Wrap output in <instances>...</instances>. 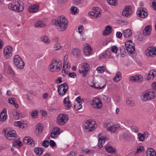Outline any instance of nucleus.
<instances>
[{"instance_id": "nucleus-1", "label": "nucleus", "mask_w": 156, "mask_h": 156, "mask_svg": "<svg viewBox=\"0 0 156 156\" xmlns=\"http://www.w3.org/2000/svg\"><path fill=\"white\" fill-rule=\"evenodd\" d=\"M55 24L59 31H63L68 27V21L66 17L63 16H60L55 20Z\"/></svg>"}, {"instance_id": "nucleus-2", "label": "nucleus", "mask_w": 156, "mask_h": 156, "mask_svg": "<svg viewBox=\"0 0 156 156\" xmlns=\"http://www.w3.org/2000/svg\"><path fill=\"white\" fill-rule=\"evenodd\" d=\"M62 67V61L59 59H54L52 60L49 66V69L51 72L60 71Z\"/></svg>"}, {"instance_id": "nucleus-3", "label": "nucleus", "mask_w": 156, "mask_h": 156, "mask_svg": "<svg viewBox=\"0 0 156 156\" xmlns=\"http://www.w3.org/2000/svg\"><path fill=\"white\" fill-rule=\"evenodd\" d=\"M8 7L9 9L12 10L19 12L23 10L24 5L21 1H14L8 4Z\"/></svg>"}, {"instance_id": "nucleus-4", "label": "nucleus", "mask_w": 156, "mask_h": 156, "mask_svg": "<svg viewBox=\"0 0 156 156\" xmlns=\"http://www.w3.org/2000/svg\"><path fill=\"white\" fill-rule=\"evenodd\" d=\"M155 93L153 91L147 90L145 91L141 94L140 98L144 101H147L155 98Z\"/></svg>"}, {"instance_id": "nucleus-5", "label": "nucleus", "mask_w": 156, "mask_h": 156, "mask_svg": "<svg viewBox=\"0 0 156 156\" xmlns=\"http://www.w3.org/2000/svg\"><path fill=\"white\" fill-rule=\"evenodd\" d=\"M83 126L85 130L87 132L94 131L97 127L95 121L91 119L87 120L84 123Z\"/></svg>"}, {"instance_id": "nucleus-6", "label": "nucleus", "mask_w": 156, "mask_h": 156, "mask_svg": "<svg viewBox=\"0 0 156 156\" xmlns=\"http://www.w3.org/2000/svg\"><path fill=\"white\" fill-rule=\"evenodd\" d=\"M14 63L15 66L20 69H23L25 66V63L18 55H16L14 56Z\"/></svg>"}, {"instance_id": "nucleus-7", "label": "nucleus", "mask_w": 156, "mask_h": 156, "mask_svg": "<svg viewBox=\"0 0 156 156\" xmlns=\"http://www.w3.org/2000/svg\"><path fill=\"white\" fill-rule=\"evenodd\" d=\"M104 127L108 131L110 132L111 133H116V130L119 128V126L118 124L114 125L112 122L106 123Z\"/></svg>"}, {"instance_id": "nucleus-8", "label": "nucleus", "mask_w": 156, "mask_h": 156, "mask_svg": "<svg viewBox=\"0 0 156 156\" xmlns=\"http://www.w3.org/2000/svg\"><path fill=\"white\" fill-rule=\"evenodd\" d=\"M3 131L4 135L7 140H13L17 136L16 131L14 130H9L7 129H5Z\"/></svg>"}, {"instance_id": "nucleus-9", "label": "nucleus", "mask_w": 156, "mask_h": 156, "mask_svg": "<svg viewBox=\"0 0 156 156\" xmlns=\"http://www.w3.org/2000/svg\"><path fill=\"white\" fill-rule=\"evenodd\" d=\"M68 119V117L67 115L61 114L57 117V123L59 125H63L67 122Z\"/></svg>"}, {"instance_id": "nucleus-10", "label": "nucleus", "mask_w": 156, "mask_h": 156, "mask_svg": "<svg viewBox=\"0 0 156 156\" xmlns=\"http://www.w3.org/2000/svg\"><path fill=\"white\" fill-rule=\"evenodd\" d=\"M92 107L95 108L101 109L102 108L103 103L101 99L98 98H94L91 102Z\"/></svg>"}, {"instance_id": "nucleus-11", "label": "nucleus", "mask_w": 156, "mask_h": 156, "mask_svg": "<svg viewBox=\"0 0 156 156\" xmlns=\"http://www.w3.org/2000/svg\"><path fill=\"white\" fill-rule=\"evenodd\" d=\"M68 89L69 86L68 84L65 83L59 86L58 89V92L60 95L63 96L65 94Z\"/></svg>"}, {"instance_id": "nucleus-12", "label": "nucleus", "mask_w": 156, "mask_h": 156, "mask_svg": "<svg viewBox=\"0 0 156 156\" xmlns=\"http://www.w3.org/2000/svg\"><path fill=\"white\" fill-rule=\"evenodd\" d=\"M3 52L4 58L7 59H9L12 56L13 48L11 46H7L4 48Z\"/></svg>"}, {"instance_id": "nucleus-13", "label": "nucleus", "mask_w": 156, "mask_h": 156, "mask_svg": "<svg viewBox=\"0 0 156 156\" xmlns=\"http://www.w3.org/2000/svg\"><path fill=\"white\" fill-rule=\"evenodd\" d=\"M126 50L130 53L133 54L134 53L135 49L134 44L131 40H129L126 42L125 44Z\"/></svg>"}, {"instance_id": "nucleus-14", "label": "nucleus", "mask_w": 156, "mask_h": 156, "mask_svg": "<svg viewBox=\"0 0 156 156\" xmlns=\"http://www.w3.org/2000/svg\"><path fill=\"white\" fill-rule=\"evenodd\" d=\"M147 9L143 7L139 8L137 10V13L138 16L143 18L147 17L148 15Z\"/></svg>"}, {"instance_id": "nucleus-15", "label": "nucleus", "mask_w": 156, "mask_h": 156, "mask_svg": "<svg viewBox=\"0 0 156 156\" xmlns=\"http://www.w3.org/2000/svg\"><path fill=\"white\" fill-rule=\"evenodd\" d=\"M89 69V64L86 62H84L82 66V70L79 69L78 71L80 73L83 74V77H85Z\"/></svg>"}, {"instance_id": "nucleus-16", "label": "nucleus", "mask_w": 156, "mask_h": 156, "mask_svg": "<svg viewBox=\"0 0 156 156\" xmlns=\"http://www.w3.org/2000/svg\"><path fill=\"white\" fill-rule=\"evenodd\" d=\"M146 54L147 56L153 57L156 55V48L154 47H148L146 51Z\"/></svg>"}, {"instance_id": "nucleus-17", "label": "nucleus", "mask_w": 156, "mask_h": 156, "mask_svg": "<svg viewBox=\"0 0 156 156\" xmlns=\"http://www.w3.org/2000/svg\"><path fill=\"white\" fill-rule=\"evenodd\" d=\"M100 10V9L98 7H95L94 8L93 11L89 13V14L92 16L93 18H96L97 17H100L101 15Z\"/></svg>"}, {"instance_id": "nucleus-18", "label": "nucleus", "mask_w": 156, "mask_h": 156, "mask_svg": "<svg viewBox=\"0 0 156 156\" xmlns=\"http://www.w3.org/2000/svg\"><path fill=\"white\" fill-rule=\"evenodd\" d=\"M133 12L131 7L130 6H126L123 10L122 14L124 16L127 17L131 15Z\"/></svg>"}, {"instance_id": "nucleus-19", "label": "nucleus", "mask_w": 156, "mask_h": 156, "mask_svg": "<svg viewBox=\"0 0 156 156\" xmlns=\"http://www.w3.org/2000/svg\"><path fill=\"white\" fill-rule=\"evenodd\" d=\"M60 130V129L58 127H54L51 134V137L53 138H56L61 133Z\"/></svg>"}, {"instance_id": "nucleus-20", "label": "nucleus", "mask_w": 156, "mask_h": 156, "mask_svg": "<svg viewBox=\"0 0 156 156\" xmlns=\"http://www.w3.org/2000/svg\"><path fill=\"white\" fill-rule=\"evenodd\" d=\"M23 142L24 144H29L32 147L34 146V141L29 136L25 137L23 140Z\"/></svg>"}, {"instance_id": "nucleus-21", "label": "nucleus", "mask_w": 156, "mask_h": 156, "mask_svg": "<svg viewBox=\"0 0 156 156\" xmlns=\"http://www.w3.org/2000/svg\"><path fill=\"white\" fill-rule=\"evenodd\" d=\"M156 76V71L154 70H150L148 74V76L146 77V79L148 80L153 79Z\"/></svg>"}, {"instance_id": "nucleus-22", "label": "nucleus", "mask_w": 156, "mask_h": 156, "mask_svg": "<svg viewBox=\"0 0 156 156\" xmlns=\"http://www.w3.org/2000/svg\"><path fill=\"white\" fill-rule=\"evenodd\" d=\"M92 50L90 46L88 44H87L86 46L84 47L83 52L87 55H89L91 54Z\"/></svg>"}, {"instance_id": "nucleus-23", "label": "nucleus", "mask_w": 156, "mask_h": 156, "mask_svg": "<svg viewBox=\"0 0 156 156\" xmlns=\"http://www.w3.org/2000/svg\"><path fill=\"white\" fill-rule=\"evenodd\" d=\"M101 135H99V139H98V147L100 148H101L103 147V144H104L105 140V138L104 136H100Z\"/></svg>"}, {"instance_id": "nucleus-24", "label": "nucleus", "mask_w": 156, "mask_h": 156, "mask_svg": "<svg viewBox=\"0 0 156 156\" xmlns=\"http://www.w3.org/2000/svg\"><path fill=\"white\" fill-rule=\"evenodd\" d=\"M88 83L89 85H90V86L91 87H92L93 88H95L98 89H102L105 86V85H104L102 87H97L95 85L96 83H94L93 82V79H89V80H88Z\"/></svg>"}, {"instance_id": "nucleus-25", "label": "nucleus", "mask_w": 156, "mask_h": 156, "mask_svg": "<svg viewBox=\"0 0 156 156\" xmlns=\"http://www.w3.org/2000/svg\"><path fill=\"white\" fill-rule=\"evenodd\" d=\"M123 36L126 38H128L132 35V32L130 29H127L122 31Z\"/></svg>"}, {"instance_id": "nucleus-26", "label": "nucleus", "mask_w": 156, "mask_h": 156, "mask_svg": "<svg viewBox=\"0 0 156 156\" xmlns=\"http://www.w3.org/2000/svg\"><path fill=\"white\" fill-rule=\"evenodd\" d=\"M34 26L36 27H46V24L44 23L41 20L36 21L34 24Z\"/></svg>"}, {"instance_id": "nucleus-27", "label": "nucleus", "mask_w": 156, "mask_h": 156, "mask_svg": "<svg viewBox=\"0 0 156 156\" xmlns=\"http://www.w3.org/2000/svg\"><path fill=\"white\" fill-rule=\"evenodd\" d=\"M7 117V112L6 109L3 110L0 115V121H4L6 120Z\"/></svg>"}, {"instance_id": "nucleus-28", "label": "nucleus", "mask_w": 156, "mask_h": 156, "mask_svg": "<svg viewBox=\"0 0 156 156\" xmlns=\"http://www.w3.org/2000/svg\"><path fill=\"white\" fill-rule=\"evenodd\" d=\"M40 40L46 44H48L50 42V40L49 37L47 36L43 35L40 38Z\"/></svg>"}, {"instance_id": "nucleus-29", "label": "nucleus", "mask_w": 156, "mask_h": 156, "mask_svg": "<svg viewBox=\"0 0 156 156\" xmlns=\"http://www.w3.org/2000/svg\"><path fill=\"white\" fill-rule=\"evenodd\" d=\"M63 102L65 106L67 108H69L72 106L71 102L69 101V97L64 98Z\"/></svg>"}, {"instance_id": "nucleus-30", "label": "nucleus", "mask_w": 156, "mask_h": 156, "mask_svg": "<svg viewBox=\"0 0 156 156\" xmlns=\"http://www.w3.org/2000/svg\"><path fill=\"white\" fill-rule=\"evenodd\" d=\"M39 8L38 5H31L29 8V11L30 12H37Z\"/></svg>"}, {"instance_id": "nucleus-31", "label": "nucleus", "mask_w": 156, "mask_h": 156, "mask_svg": "<svg viewBox=\"0 0 156 156\" xmlns=\"http://www.w3.org/2000/svg\"><path fill=\"white\" fill-rule=\"evenodd\" d=\"M112 28L110 26H107L105 28V30L103 32V35L105 36L110 34L112 31Z\"/></svg>"}, {"instance_id": "nucleus-32", "label": "nucleus", "mask_w": 156, "mask_h": 156, "mask_svg": "<svg viewBox=\"0 0 156 156\" xmlns=\"http://www.w3.org/2000/svg\"><path fill=\"white\" fill-rule=\"evenodd\" d=\"M147 156H156L155 151L152 148H148L146 151Z\"/></svg>"}, {"instance_id": "nucleus-33", "label": "nucleus", "mask_w": 156, "mask_h": 156, "mask_svg": "<svg viewBox=\"0 0 156 156\" xmlns=\"http://www.w3.org/2000/svg\"><path fill=\"white\" fill-rule=\"evenodd\" d=\"M151 25L146 26L143 30V34L145 35H147L151 34Z\"/></svg>"}, {"instance_id": "nucleus-34", "label": "nucleus", "mask_w": 156, "mask_h": 156, "mask_svg": "<svg viewBox=\"0 0 156 156\" xmlns=\"http://www.w3.org/2000/svg\"><path fill=\"white\" fill-rule=\"evenodd\" d=\"M121 77L122 75L121 73L119 71L117 72L113 78V80L115 82H118L121 80Z\"/></svg>"}, {"instance_id": "nucleus-35", "label": "nucleus", "mask_w": 156, "mask_h": 156, "mask_svg": "<svg viewBox=\"0 0 156 156\" xmlns=\"http://www.w3.org/2000/svg\"><path fill=\"white\" fill-rule=\"evenodd\" d=\"M72 52L73 55L75 57L79 56L81 54L80 51L78 48L73 49L72 50Z\"/></svg>"}, {"instance_id": "nucleus-36", "label": "nucleus", "mask_w": 156, "mask_h": 156, "mask_svg": "<svg viewBox=\"0 0 156 156\" xmlns=\"http://www.w3.org/2000/svg\"><path fill=\"white\" fill-rule=\"evenodd\" d=\"M34 151L35 153L39 156L41 155L43 152V150L39 147H35Z\"/></svg>"}, {"instance_id": "nucleus-37", "label": "nucleus", "mask_w": 156, "mask_h": 156, "mask_svg": "<svg viewBox=\"0 0 156 156\" xmlns=\"http://www.w3.org/2000/svg\"><path fill=\"white\" fill-rule=\"evenodd\" d=\"M126 103L127 105L131 107L134 106L135 105L134 101L130 98H128L126 99Z\"/></svg>"}, {"instance_id": "nucleus-38", "label": "nucleus", "mask_w": 156, "mask_h": 156, "mask_svg": "<svg viewBox=\"0 0 156 156\" xmlns=\"http://www.w3.org/2000/svg\"><path fill=\"white\" fill-rule=\"evenodd\" d=\"M71 68L70 64L69 63L67 62L66 64H63L62 71L66 73V69H69Z\"/></svg>"}, {"instance_id": "nucleus-39", "label": "nucleus", "mask_w": 156, "mask_h": 156, "mask_svg": "<svg viewBox=\"0 0 156 156\" xmlns=\"http://www.w3.org/2000/svg\"><path fill=\"white\" fill-rule=\"evenodd\" d=\"M106 151L108 152L113 154L115 152V150L111 146H106L105 147Z\"/></svg>"}, {"instance_id": "nucleus-40", "label": "nucleus", "mask_w": 156, "mask_h": 156, "mask_svg": "<svg viewBox=\"0 0 156 156\" xmlns=\"http://www.w3.org/2000/svg\"><path fill=\"white\" fill-rule=\"evenodd\" d=\"M13 145L14 146H18L21 147L22 145V142L19 140H14Z\"/></svg>"}, {"instance_id": "nucleus-41", "label": "nucleus", "mask_w": 156, "mask_h": 156, "mask_svg": "<svg viewBox=\"0 0 156 156\" xmlns=\"http://www.w3.org/2000/svg\"><path fill=\"white\" fill-rule=\"evenodd\" d=\"M123 139L126 141H129L132 139V137L127 134H125L123 135Z\"/></svg>"}, {"instance_id": "nucleus-42", "label": "nucleus", "mask_w": 156, "mask_h": 156, "mask_svg": "<svg viewBox=\"0 0 156 156\" xmlns=\"http://www.w3.org/2000/svg\"><path fill=\"white\" fill-rule=\"evenodd\" d=\"M62 48V46L59 43L55 44L54 47V48L55 51H59Z\"/></svg>"}, {"instance_id": "nucleus-43", "label": "nucleus", "mask_w": 156, "mask_h": 156, "mask_svg": "<svg viewBox=\"0 0 156 156\" xmlns=\"http://www.w3.org/2000/svg\"><path fill=\"white\" fill-rule=\"evenodd\" d=\"M143 147L141 146L137 147L136 151L134 153V155L136 156L137 154L140 153L143 150Z\"/></svg>"}, {"instance_id": "nucleus-44", "label": "nucleus", "mask_w": 156, "mask_h": 156, "mask_svg": "<svg viewBox=\"0 0 156 156\" xmlns=\"http://www.w3.org/2000/svg\"><path fill=\"white\" fill-rule=\"evenodd\" d=\"M102 99L106 102L109 103L111 101V98L109 96L105 95L102 96Z\"/></svg>"}, {"instance_id": "nucleus-45", "label": "nucleus", "mask_w": 156, "mask_h": 156, "mask_svg": "<svg viewBox=\"0 0 156 156\" xmlns=\"http://www.w3.org/2000/svg\"><path fill=\"white\" fill-rule=\"evenodd\" d=\"M135 82L138 83L141 82L143 80V78L141 75H136L135 76Z\"/></svg>"}, {"instance_id": "nucleus-46", "label": "nucleus", "mask_w": 156, "mask_h": 156, "mask_svg": "<svg viewBox=\"0 0 156 156\" xmlns=\"http://www.w3.org/2000/svg\"><path fill=\"white\" fill-rule=\"evenodd\" d=\"M74 107L75 110L77 111L82 108V105L80 103V102H79L75 105Z\"/></svg>"}, {"instance_id": "nucleus-47", "label": "nucleus", "mask_w": 156, "mask_h": 156, "mask_svg": "<svg viewBox=\"0 0 156 156\" xmlns=\"http://www.w3.org/2000/svg\"><path fill=\"white\" fill-rule=\"evenodd\" d=\"M105 68L104 66H101L98 67L97 68V70L98 73H102L105 72Z\"/></svg>"}, {"instance_id": "nucleus-48", "label": "nucleus", "mask_w": 156, "mask_h": 156, "mask_svg": "<svg viewBox=\"0 0 156 156\" xmlns=\"http://www.w3.org/2000/svg\"><path fill=\"white\" fill-rule=\"evenodd\" d=\"M107 1L109 4L113 5H116L117 2V0H107Z\"/></svg>"}, {"instance_id": "nucleus-49", "label": "nucleus", "mask_w": 156, "mask_h": 156, "mask_svg": "<svg viewBox=\"0 0 156 156\" xmlns=\"http://www.w3.org/2000/svg\"><path fill=\"white\" fill-rule=\"evenodd\" d=\"M71 12L72 14H75L78 12V10L75 6H72L71 8Z\"/></svg>"}, {"instance_id": "nucleus-50", "label": "nucleus", "mask_w": 156, "mask_h": 156, "mask_svg": "<svg viewBox=\"0 0 156 156\" xmlns=\"http://www.w3.org/2000/svg\"><path fill=\"white\" fill-rule=\"evenodd\" d=\"M43 126L41 125H38L36 127V130L37 131L40 133L42 132L43 130Z\"/></svg>"}, {"instance_id": "nucleus-51", "label": "nucleus", "mask_w": 156, "mask_h": 156, "mask_svg": "<svg viewBox=\"0 0 156 156\" xmlns=\"http://www.w3.org/2000/svg\"><path fill=\"white\" fill-rule=\"evenodd\" d=\"M38 111L37 110H34L31 113V115L32 118H35L37 116Z\"/></svg>"}, {"instance_id": "nucleus-52", "label": "nucleus", "mask_w": 156, "mask_h": 156, "mask_svg": "<svg viewBox=\"0 0 156 156\" xmlns=\"http://www.w3.org/2000/svg\"><path fill=\"white\" fill-rule=\"evenodd\" d=\"M137 135L138 139L140 141H142L144 140L145 138L143 134H142L140 133H138Z\"/></svg>"}, {"instance_id": "nucleus-53", "label": "nucleus", "mask_w": 156, "mask_h": 156, "mask_svg": "<svg viewBox=\"0 0 156 156\" xmlns=\"http://www.w3.org/2000/svg\"><path fill=\"white\" fill-rule=\"evenodd\" d=\"M111 50L112 52H114L115 53H116L117 51L118 50V48L115 46H114L111 47Z\"/></svg>"}, {"instance_id": "nucleus-54", "label": "nucleus", "mask_w": 156, "mask_h": 156, "mask_svg": "<svg viewBox=\"0 0 156 156\" xmlns=\"http://www.w3.org/2000/svg\"><path fill=\"white\" fill-rule=\"evenodd\" d=\"M49 145V142L48 140L44 141L42 144V145L45 147H48Z\"/></svg>"}, {"instance_id": "nucleus-55", "label": "nucleus", "mask_w": 156, "mask_h": 156, "mask_svg": "<svg viewBox=\"0 0 156 156\" xmlns=\"http://www.w3.org/2000/svg\"><path fill=\"white\" fill-rule=\"evenodd\" d=\"M84 29V27L83 26H81L79 27H78V30H79L78 32L79 33H80L81 34H84V33L83 32V30Z\"/></svg>"}, {"instance_id": "nucleus-56", "label": "nucleus", "mask_w": 156, "mask_h": 156, "mask_svg": "<svg viewBox=\"0 0 156 156\" xmlns=\"http://www.w3.org/2000/svg\"><path fill=\"white\" fill-rule=\"evenodd\" d=\"M16 99L14 98H12L9 99V103L14 104L16 102Z\"/></svg>"}, {"instance_id": "nucleus-57", "label": "nucleus", "mask_w": 156, "mask_h": 156, "mask_svg": "<svg viewBox=\"0 0 156 156\" xmlns=\"http://www.w3.org/2000/svg\"><path fill=\"white\" fill-rule=\"evenodd\" d=\"M83 151L85 153L88 154H91L93 153V151L92 150H89L88 149H86L84 150Z\"/></svg>"}, {"instance_id": "nucleus-58", "label": "nucleus", "mask_w": 156, "mask_h": 156, "mask_svg": "<svg viewBox=\"0 0 156 156\" xmlns=\"http://www.w3.org/2000/svg\"><path fill=\"white\" fill-rule=\"evenodd\" d=\"M49 143V145H50L51 146V147H54L56 145V144L55 143L53 140H50Z\"/></svg>"}, {"instance_id": "nucleus-59", "label": "nucleus", "mask_w": 156, "mask_h": 156, "mask_svg": "<svg viewBox=\"0 0 156 156\" xmlns=\"http://www.w3.org/2000/svg\"><path fill=\"white\" fill-rule=\"evenodd\" d=\"M123 34L120 32H117L116 33V36L119 38H121L122 37Z\"/></svg>"}, {"instance_id": "nucleus-60", "label": "nucleus", "mask_w": 156, "mask_h": 156, "mask_svg": "<svg viewBox=\"0 0 156 156\" xmlns=\"http://www.w3.org/2000/svg\"><path fill=\"white\" fill-rule=\"evenodd\" d=\"M69 76L74 78L76 77V75L74 72L70 73H69Z\"/></svg>"}, {"instance_id": "nucleus-61", "label": "nucleus", "mask_w": 156, "mask_h": 156, "mask_svg": "<svg viewBox=\"0 0 156 156\" xmlns=\"http://www.w3.org/2000/svg\"><path fill=\"white\" fill-rule=\"evenodd\" d=\"M131 129L132 131L133 132H137L138 131L137 127L135 126H132L131 128Z\"/></svg>"}, {"instance_id": "nucleus-62", "label": "nucleus", "mask_w": 156, "mask_h": 156, "mask_svg": "<svg viewBox=\"0 0 156 156\" xmlns=\"http://www.w3.org/2000/svg\"><path fill=\"white\" fill-rule=\"evenodd\" d=\"M8 73L9 74L13 75L14 73V71L12 68L9 67L8 69Z\"/></svg>"}, {"instance_id": "nucleus-63", "label": "nucleus", "mask_w": 156, "mask_h": 156, "mask_svg": "<svg viewBox=\"0 0 156 156\" xmlns=\"http://www.w3.org/2000/svg\"><path fill=\"white\" fill-rule=\"evenodd\" d=\"M14 116L15 117L16 119H18L19 117V113L18 112H16L13 113Z\"/></svg>"}, {"instance_id": "nucleus-64", "label": "nucleus", "mask_w": 156, "mask_h": 156, "mask_svg": "<svg viewBox=\"0 0 156 156\" xmlns=\"http://www.w3.org/2000/svg\"><path fill=\"white\" fill-rule=\"evenodd\" d=\"M107 54L106 52L103 53L99 56L100 58H106L107 56Z\"/></svg>"}]
</instances>
